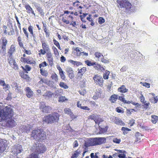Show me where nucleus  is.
I'll use <instances>...</instances> for the list:
<instances>
[{
    "label": "nucleus",
    "instance_id": "nucleus-64",
    "mask_svg": "<svg viewBox=\"0 0 158 158\" xmlns=\"http://www.w3.org/2000/svg\"><path fill=\"white\" fill-rule=\"evenodd\" d=\"M25 69L27 71H30L31 69V67L28 65H26L25 66Z\"/></svg>",
    "mask_w": 158,
    "mask_h": 158
},
{
    "label": "nucleus",
    "instance_id": "nucleus-41",
    "mask_svg": "<svg viewBox=\"0 0 158 158\" xmlns=\"http://www.w3.org/2000/svg\"><path fill=\"white\" fill-rule=\"evenodd\" d=\"M59 74L61 78L63 80H64L65 78V76L64 74V71H63L59 72Z\"/></svg>",
    "mask_w": 158,
    "mask_h": 158
},
{
    "label": "nucleus",
    "instance_id": "nucleus-34",
    "mask_svg": "<svg viewBox=\"0 0 158 158\" xmlns=\"http://www.w3.org/2000/svg\"><path fill=\"white\" fill-rule=\"evenodd\" d=\"M59 85L60 87L63 88L64 89H68L69 87L64 82H60Z\"/></svg>",
    "mask_w": 158,
    "mask_h": 158
},
{
    "label": "nucleus",
    "instance_id": "nucleus-45",
    "mask_svg": "<svg viewBox=\"0 0 158 158\" xmlns=\"http://www.w3.org/2000/svg\"><path fill=\"white\" fill-rule=\"evenodd\" d=\"M44 31L46 34V37H48L49 36L50 33L49 31L47 30L46 27L44 29Z\"/></svg>",
    "mask_w": 158,
    "mask_h": 158
},
{
    "label": "nucleus",
    "instance_id": "nucleus-51",
    "mask_svg": "<svg viewBox=\"0 0 158 158\" xmlns=\"http://www.w3.org/2000/svg\"><path fill=\"white\" fill-rule=\"evenodd\" d=\"M86 80L83 79L80 82V86L82 87H84L85 85Z\"/></svg>",
    "mask_w": 158,
    "mask_h": 158
},
{
    "label": "nucleus",
    "instance_id": "nucleus-13",
    "mask_svg": "<svg viewBox=\"0 0 158 158\" xmlns=\"http://www.w3.org/2000/svg\"><path fill=\"white\" fill-rule=\"evenodd\" d=\"M31 129L30 126L29 125H22L21 126L20 130L22 133H29Z\"/></svg>",
    "mask_w": 158,
    "mask_h": 158
},
{
    "label": "nucleus",
    "instance_id": "nucleus-36",
    "mask_svg": "<svg viewBox=\"0 0 158 158\" xmlns=\"http://www.w3.org/2000/svg\"><path fill=\"white\" fill-rule=\"evenodd\" d=\"M152 122L153 123H156L157 121H158V116L156 115L152 116Z\"/></svg>",
    "mask_w": 158,
    "mask_h": 158
},
{
    "label": "nucleus",
    "instance_id": "nucleus-25",
    "mask_svg": "<svg viewBox=\"0 0 158 158\" xmlns=\"http://www.w3.org/2000/svg\"><path fill=\"white\" fill-rule=\"evenodd\" d=\"M108 127L107 126L104 128H102L99 126V134H102L106 133L107 131Z\"/></svg>",
    "mask_w": 158,
    "mask_h": 158
},
{
    "label": "nucleus",
    "instance_id": "nucleus-6",
    "mask_svg": "<svg viewBox=\"0 0 158 158\" xmlns=\"http://www.w3.org/2000/svg\"><path fill=\"white\" fill-rule=\"evenodd\" d=\"M39 106L40 110L45 113H50L52 110L51 107L48 106H46L45 102H40Z\"/></svg>",
    "mask_w": 158,
    "mask_h": 158
},
{
    "label": "nucleus",
    "instance_id": "nucleus-58",
    "mask_svg": "<svg viewBox=\"0 0 158 158\" xmlns=\"http://www.w3.org/2000/svg\"><path fill=\"white\" fill-rule=\"evenodd\" d=\"M28 30L31 34H33V29L32 27L31 26H29L28 28Z\"/></svg>",
    "mask_w": 158,
    "mask_h": 158
},
{
    "label": "nucleus",
    "instance_id": "nucleus-48",
    "mask_svg": "<svg viewBox=\"0 0 158 158\" xmlns=\"http://www.w3.org/2000/svg\"><path fill=\"white\" fill-rule=\"evenodd\" d=\"M13 64V68L15 70H16L18 69V65L17 64L15 60H14L13 61V62L12 63V64Z\"/></svg>",
    "mask_w": 158,
    "mask_h": 158
},
{
    "label": "nucleus",
    "instance_id": "nucleus-1",
    "mask_svg": "<svg viewBox=\"0 0 158 158\" xmlns=\"http://www.w3.org/2000/svg\"><path fill=\"white\" fill-rule=\"evenodd\" d=\"M2 106L0 105V122H6L7 125L10 127L15 126V122L12 118L14 115L13 109L6 106L2 109Z\"/></svg>",
    "mask_w": 158,
    "mask_h": 158
},
{
    "label": "nucleus",
    "instance_id": "nucleus-24",
    "mask_svg": "<svg viewBox=\"0 0 158 158\" xmlns=\"http://www.w3.org/2000/svg\"><path fill=\"white\" fill-rule=\"evenodd\" d=\"M118 99V96L115 94L112 95L109 99V100L112 103L114 102Z\"/></svg>",
    "mask_w": 158,
    "mask_h": 158
},
{
    "label": "nucleus",
    "instance_id": "nucleus-12",
    "mask_svg": "<svg viewBox=\"0 0 158 158\" xmlns=\"http://www.w3.org/2000/svg\"><path fill=\"white\" fill-rule=\"evenodd\" d=\"M66 71L70 78L72 79L74 78V71L72 68L67 67L66 68Z\"/></svg>",
    "mask_w": 158,
    "mask_h": 158
},
{
    "label": "nucleus",
    "instance_id": "nucleus-62",
    "mask_svg": "<svg viewBox=\"0 0 158 158\" xmlns=\"http://www.w3.org/2000/svg\"><path fill=\"white\" fill-rule=\"evenodd\" d=\"M23 32L25 34V35L27 37H28V34L27 32V29H26L24 28H23Z\"/></svg>",
    "mask_w": 158,
    "mask_h": 158
},
{
    "label": "nucleus",
    "instance_id": "nucleus-37",
    "mask_svg": "<svg viewBox=\"0 0 158 158\" xmlns=\"http://www.w3.org/2000/svg\"><path fill=\"white\" fill-rule=\"evenodd\" d=\"M68 99L64 96H61L59 98V102H64Z\"/></svg>",
    "mask_w": 158,
    "mask_h": 158
},
{
    "label": "nucleus",
    "instance_id": "nucleus-54",
    "mask_svg": "<svg viewBox=\"0 0 158 158\" xmlns=\"http://www.w3.org/2000/svg\"><path fill=\"white\" fill-rule=\"evenodd\" d=\"M101 61L104 63H107L109 62V61L108 60L105 59L104 58V56L103 57H101Z\"/></svg>",
    "mask_w": 158,
    "mask_h": 158
},
{
    "label": "nucleus",
    "instance_id": "nucleus-39",
    "mask_svg": "<svg viewBox=\"0 0 158 158\" xmlns=\"http://www.w3.org/2000/svg\"><path fill=\"white\" fill-rule=\"evenodd\" d=\"M51 77L52 79H54L56 82H58V76L56 73H54L52 75Z\"/></svg>",
    "mask_w": 158,
    "mask_h": 158
},
{
    "label": "nucleus",
    "instance_id": "nucleus-23",
    "mask_svg": "<svg viewBox=\"0 0 158 158\" xmlns=\"http://www.w3.org/2000/svg\"><path fill=\"white\" fill-rule=\"evenodd\" d=\"M128 90V89L126 88L125 86L124 85H122L118 88V91L123 93L127 92Z\"/></svg>",
    "mask_w": 158,
    "mask_h": 158
},
{
    "label": "nucleus",
    "instance_id": "nucleus-46",
    "mask_svg": "<svg viewBox=\"0 0 158 158\" xmlns=\"http://www.w3.org/2000/svg\"><path fill=\"white\" fill-rule=\"evenodd\" d=\"M22 78L25 79L26 81H29L30 80V77L27 74H25Z\"/></svg>",
    "mask_w": 158,
    "mask_h": 158
},
{
    "label": "nucleus",
    "instance_id": "nucleus-16",
    "mask_svg": "<svg viewBox=\"0 0 158 158\" xmlns=\"http://www.w3.org/2000/svg\"><path fill=\"white\" fill-rule=\"evenodd\" d=\"M25 7L27 10V12L28 14L31 13L34 16H35V15L34 12V11L29 4H26L25 6Z\"/></svg>",
    "mask_w": 158,
    "mask_h": 158
},
{
    "label": "nucleus",
    "instance_id": "nucleus-27",
    "mask_svg": "<svg viewBox=\"0 0 158 158\" xmlns=\"http://www.w3.org/2000/svg\"><path fill=\"white\" fill-rule=\"evenodd\" d=\"M144 104L142 105V108L145 109H149L150 107H149L150 103L149 102L146 103V101H145V102L143 103Z\"/></svg>",
    "mask_w": 158,
    "mask_h": 158
},
{
    "label": "nucleus",
    "instance_id": "nucleus-61",
    "mask_svg": "<svg viewBox=\"0 0 158 158\" xmlns=\"http://www.w3.org/2000/svg\"><path fill=\"white\" fill-rule=\"evenodd\" d=\"M131 103L134 105L135 106H137L139 108H140L141 106V104H139L137 102H132Z\"/></svg>",
    "mask_w": 158,
    "mask_h": 158
},
{
    "label": "nucleus",
    "instance_id": "nucleus-11",
    "mask_svg": "<svg viewBox=\"0 0 158 158\" xmlns=\"http://www.w3.org/2000/svg\"><path fill=\"white\" fill-rule=\"evenodd\" d=\"M7 146L6 141L3 140L2 139L0 140V152L2 153L5 150Z\"/></svg>",
    "mask_w": 158,
    "mask_h": 158
},
{
    "label": "nucleus",
    "instance_id": "nucleus-7",
    "mask_svg": "<svg viewBox=\"0 0 158 158\" xmlns=\"http://www.w3.org/2000/svg\"><path fill=\"white\" fill-rule=\"evenodd\" d=\"M23 151L22 146L19 144H17L14 147L12 152L15 156H16L17 158H19L18 156V154L21 153Z\"/></svg>",
    "mask_w": 158,
    "mask_h": 158
},
{
    "label": "nucleus",
    "instance_id": "nucleus-38",
    "mask_svg": "<svg viewBox=\"0 0 158 158\" xmlns=\"http://www.w3.org/2000/svg\"><path fill=\"white\" fill-rule=\"evenodd\" d=\"M94 55L96 57L98 58H100L101 57H103V55L102 54L98 52L95 53Z\"/></svg>",
    "mask_w": 158,
    "mask_h": 158
},
{
    "label": "nucleus",
    "instance_id": "nucleus-56",
    "mask_svg": "<svg viewBox=\"0 0 158 158\" xmlns=\"http://www.w3.org/2000/svg\"><path fill=\"white\" fill-rule=\"evenodd\" d=\"M48 61L49 64L51 66H52L53 64V58H51L48 59Z\"/></svg>",
    "mask_w": 158,
    "mask_h": 158
},
{
    "label": "nucleus",
    "instance_id": "nucleus-50",
    "mask_svg": "<svg viewBox=\"0 0 158 158\" xmlns=\"http://www.w3.org/2000/svg\"><path fill=\"white\" fill-rule=\"evenodd\" d=\"M40 72L42 75L44 76H47L48 75V73L45 71H43L42 69H40Z\"/></svg>",
    "mask_w": 158,
    "mask_h": 158
},
{
    "label": "nucleus",
    "instance_id": "nucleus-20",
    "mask_svg": "<svg viewBox=\"0 0 158 158\" xmlns=\"http://www.w3.org/2000/svg\"><path fill=\"white\" fill-rule=\"evenodd\" d=\"M78 72L77 73L78 74H80V77H81L84 73H85L86 71H87L86 68L85 67H83L81 69H78Z\"/></svg>",
    "mask_w": 158,
    "mask_h": 158
},
{
    "label": "nucleus",
    "instance_id": "nucleus-8",
    "mask_svg": "<svg viewBox=\"0 0 158 158\" xmlns=\"http://www.w3.org/2000/svg\"><path fill=\"white\" fill-rule=\"evenodd\" d=\"M93 140L94 146L104 144L106 142V139L104 137L95 138Z\"/></svg>",
    "mask_w": 158,
    "mask_h": 158
},
{
    "label": "nucleus",
    "instance_id": "nucleus-33",
    "mask_svg": "<svg viewBox=\"0 0 158 158\" xmlns=\"http://www.w3.org/2000/svg\"><path fill=\"white\" fill-rule=\"evenodd\" d=\"M85 62L86 64L89 66H94V65L95 64V62H91V61L88 60L85 61Z\"/></svg>",
    "mask_w": 158,
    "mask_h": 158
},
{
    "label": "nucleus",
    "instance_id": "nucleus-14",
    "mask_svg": "<svg viewBox=\"0 0 158 158\" xmlns=\"http://www.w3.org/2000/svg\"><path fill=\"white\" fill-rule=\"evenodd\" d=\"M25 91L26 92V95L29 98H31L33 96V92L31 89L28 87H26L25 89Z\"/></svg>",
    "mask_w": 158,
    "mask_h": 158
},
{
    "label": "nucleus",
    "instance_id": "nucleus-18",
    "mask_svg": "<svg viewBox=\"0 0 158 158\" xmlns=\"http://www.w3.org/2000/svg\"><path fill=\"white\" fill-rule=\"evenodd\" d=\"M21 61L22 62L26 63L27 64H35V61H34L32 62H31V61L28 58H24L23 57H21Z\"/></svg>",
    "mask_w": 158,
    "mask_h": 158
},
{
    "label": "nucleus",
    "instance_id": "nucleus-59",
    "mask_svg": "<svg viewBox=\"0 0 158 158\" xmlns=\"http://www.w3.org/2000/svg\"><path fill=\"white\" fill-rule=\"evenodd\" d=\"M46 56L48 59L52 58V55L50 52H48L47 53Z\"/></svg>",
    "mask_w": 158,
    "mask_h": 158
},
{
    "label": "nucleus",
    "instance_id": "nucleus-55",
    "mask_svg": "<svg viewBox=\"0 0 158 158\" xmlns=\"http://www.w3.org/2000/svg\"><path fill=\"white\" fill-rule=\"evenodd\" d=\"M53 42H54V44L57 47V46H59L60 47V44L55 39H54L53 40Z\"/></svg>",
    "mask_w": 158,
    "mask_h": 158
},
{
    "label": "nucleus",
    "instance_id": "nucleus-28",
    "mask_svg": "<svg viewBox=\"0 0 158 158\" xmlns=\"http://www.w3.org/2000/svg\"><path fill=\"white\" fill-rule=\"evenodd\" d=\"M42 47L44 50H45L47 51H48L49 50L48 46L46 43L44 42H42Z\"/></svg>",
    "mask_w": 158,
    "mask_h": 158
},
{
    "label": "nucleus",
    "instance_id": "nucleus-10",
    "mask_svg": "<svg viewBox=\"0 0 158 158\" xmlns=\"http://www.w3.org/2000/svg\"><path fill=\"white\" fill-rule=\"evenodd\" d=\"M93 79L95 83H98L100 85H102L103 80L101 76L95 75Z\"/></svg>",
    "mask_w": 158,
    "mask_h": 158
},
{
    "label": "nucleus",
    "instance_id": "nucleus-57",
    "mask_svg": "<svg viewBox=\"0 0 158 158\" xmlns=\"http://www.w3.org/2000/svg\"><path fill=\"white\" fill-rule=\"evenodd\" d=\"M118 99L119 100L121 101L123 103H124L125 100L124 97L121 96L119 97Z\"/></svg>",
    "mask_w": 158,
    "mask_h": 158
},
{
    "label": "nucleus",
    "instance_id": "nucleus-17",
    "mask_svg": "<svg viewBox=\"0 0 158 158\" xmlns=\"http://www.w3.org/2000/svg\"><path fill=\"white\" fill-rule=\"evenodd\" d=\"M1 40L2 42V49L3 50V51L4 52L6 50V45L7 43V41L5 37L2 38Z\"/></svg>",
    "mask_w": 158,
    "mask_h": 158
},
{
    "label": "nucleus",
    "instance_id": "nucleus-19",
    "mask_svg": "<svg viewBox=\"0 0 158 158\" xmlns=\"http://www.w3.org/2000/svg\"><path fill=\"white\" fill-rule=\"evenodd\" d=\"M150 19L153 23L156 25H158V18L152 15L150 17Z\"/></svg>",
    "mask_w": 158,
    "mask_h": 158
},
{
    "label": "nucleus",
    "instance_id": "nucleus-63",
    "mask_svg": "<svg viewBox=\"0 0 158 158\" xmlns=\"http://www.w3.org/2000/svg\"><path fill=\"white\" fill-rule=\"evenodd\" d=\"M127 68L125 66H123L120 69V71L122 72H123L126 71Z\"/></svg>",
    "mask_w": 158,
    "mask_h": 158
},
{
    "label": "nucleus",
    "instance_id": "nucleus-22",
    "mask_svg": "<svg viewBox=\"0 0 158 158\" xmlns=\"http://www.w3.org/2000/svg\"><path fill=\"white\" fill-rule=\"evenodd\" d=\"M117 119H116L114 123L115 124L118 125L123 126L125 125V123L123 122V121L121 120V119L120 118H118V117H117Z\"/></svg>",
    "mask_w": 158,
    "mask_h": 158
},
{
    "label": "nucleus",
    "instance_id": "nucleus-47",
    "mask_svg": "<svg viewBox=\"0 0 158 158\" xmlns=\"http://www.w3.org/2000/svg\"><path fill=\"white\" fill-rule=\"evenodd\" d=\"M65 113L66 114H69L72 112L71 111V110L68 108H66L64 109Z\"/></svg>",
    "mask_w": 158,
    "mask_h": 158
},
{
    "label": "nucleus",
    "instance_id": "nucleus-43",
    "mask_svg": "<svg viewBox=\"0 0 158 158\" xmlns=\"http://www.w3.org/2000/svg\"><path fill=\"white\" fill-rule=\"evenodd\" d=\"M98 22L99 24H102V23L105 22V19L103 17H99Z\"/></svg>",
    "mask_w": 158,
    "mask_h": 158
},
{
    "label": "nucleus",
    "instance_id": "nucleus-3",
    "mask_svg": "<svg viewBox=\"0 0 158 158\" xmlns=\"http://www.w3.org/2000/svg\"><path fill=\"white\" fill-rule=\"evenodd\" d=\"M31 137L36 141H42L46 138V135L42 129H37L33 130L31 133Z\"/></svg>",
    "mask_w": 158,
    "mask_h": 158
},
{
    "label": "nucleus",
    "instance_id": "nucleus-52",
    "mask_svg": "<svg viewBox=\"0 0 158 158\" xmlns=\"http://www.w3.org/2000/svg\"><path fill=\"white\" fill-rule=\"evenodd\" d=\"M47 52V51L45 50L41 49L39 51V52H40V53H39V55H40L41 54L44 55Z\"/></svg>",
    "mask_w": 158,
    "mask_h": 158
},
{
    "label": "nucleus",
    "instance_id": "nucleus-9",
    "mask_svg": "<svg viewBox=\"0 0 158 158\" xmlns=\"http://www.w3.org/2000/svg\"><path fill=\"white\" fill-rule=\"evenodd\" d=\"M32 3L34 5L38 12L41 15L44 16V13L43 12V10L42 9L40 4L35 2H34Z\"/></svg>",
    "mask_w": 158,
    "mask_h": 158
},
{
    "label": "nucleus",
    "instance_id": "nucleus-26",
    "mask_svg": "<svg viewBox=\"0 0 158 158\" xmlns=\"http://www.w3.org/2000/svg\"><path fill=\"white\" fill-rule=\"evenodd\" d=\"M96 117L95 115L93 114L92 115H91L89 116L88 117V118L89 119H91L92 120H94L95 121L96 123H98L99 124L100 121L99 120H96Z\"/></svg>",
    "mask_w": 158,
    "mask_h": 158
},
{
    "label": "nucleus",
    "instance_id": "nucleus-40",
    "mask_svg": "<svg viewBox=\"0 0 158 158\" xmlns=\"http://www.w3.org/2000/svg\"><path fill=\"white\" fill-rule=\"evenodd\" d=\"M122 109V108L121 107H117L116 109V111L118 113H123L124 111Z\"/></svg>",
    "mask_w": 158,
    "mask_h": 158
},
{
    "label": "nucleus",
    "instance_id": "nucleus-15",
    "mask_svg": "<svg viewBox=\"0 0 158 158\" xmlns=\"http://www.w3.org/2000/svg\"><path fill=\"white\" fill-rule=\"evenodd\" d=\"M115 150L118 152V153H119L118 155V156L119 158L127 157L125 154L127 152L124 150H120L115 149Z\"/></svg>",
    "mask_w": 158,
    "mask_h": 158
},
{
    "label": "nucleus",
    "instance_id": "nucleus-30",
    "mask_svg": "<svg viewBox=\"0 0 158 158\" xmlns=\"http://www.w3.org/2000/svg\"><path fill=\"white\" fill-rule=\"evenodd\" d=\"M15 60L13 58L12 55H11V53L10 54V55H9V57L7 59V60L10 64L11 65L12 63L13 62V61Z\"/></svg>",
    "mask_w": 158,
    "mask_h": 158
},
{
    "label": "nucleus",
    "instance_id": "nucleus-29",
    "mask_svg": "<svg viewBox=\"0 0 158 158\" xmlns=\"http://www.w3.org/2000/svg\"><path fill=\"white\" fill-rule=\"evenodd\" d=\"M73 56L74 57L77 58V57H79L80 56L82 55V54H84V52H74L73 53Z\"/></svg>",
    "mask_w": 158,
    "mask_h": 158
},
{
    "label": "nucleus",
    "instance_id": "nucleus-60",
    "mask_svg": "<svg viewBox=\"0 0 158 158\" xmlns=\"http://www.w3.org/2000/svg\"><path fill=\"white\" fill-rule=\"evenodd\" d=\"M11 94V93L8 94L7 97L6 98V99L7 100H10L12 99Z\"/></svg>",
    "mask_w": 158,
    "mask_h": 158
},
{
    "label": "nucleus",
    "instance_id": "nucleus-35",
    "mask_svg": "<svg viewBox=\"0 0 158 158\" xmlns=\"http://www.w3.org/2000/svg\"><path fill=\"white\" fill-rule=\"evenodd\" d=\"M110 73V72L109 71H107V70L105 71V73H104L103 75V78L105 79H108L109 75Z\"/></svg>",
    "mask_w": 158,
    "mask_h": 158
},
{
    "label": "nucleus",
    "instance_id": "nucleus-5",
    "mask_svg": "<svg viewBox=\"0 0 158 158\" xmlns=\"http://www.w3.org/2000/svg\"><path fill=\"white\" fill-rule=\"evenodd\" d=\"M34 146V152L38 154L44 153L47 150L46 147L43 144L36 143Z\"/></svg>",
    "mask_w": 158,
    "mask_h": 158
},
{
    "label": "nucleus",
    "instance_id": "nucleus-44",
    "mask_svg": "<svg viewBox=\"0 0 158 158\" xmlns=\"http://www.w3.org/2000/svg\"><path fill=\"white\" fill-rule=\"evenodd\" d=\"M52 49H53L54 52V54L56 55H58L59 54L58 52V51L57 49L54 46H53L52 48Z\"/></svg>",
    "mask_w": 158,
    "mask_h": 158
},
{
    "label": "nucleus",
    "instance_id": "nucleus-4",
    "mask_svg": "<svg viewBox=\"0 0 158 158\" xmlns=\"http://www.w3.org/2000/svg\"><path fill=\"white\" fill-rule=\"evenodd\" d=\"M117 2L121 8H125L127 11L128 12H131L134 11L133 10L136 7L134 5L133 6L127 0H118Z\"/></svg>",
    "mask_w": 158,
    "mask_h": 158
},
{
    "label": "nucleus",
    "instance_id": "nucleus-42",
    "mask_svg": "<svg viewBox=\"0 0 158 158\" xmlns=\"http://www.w3.org/2000/svg\"><path fill=\"white\" fill-rule=\"evenodd\" d=\"M101 65H100V64L96 63L95 62V64L94 65V68L97 70H99L100 69V68H101Z\"/></svg>",
    "mask_w": 158,
    "mask_h": 158
},
{
    "label": "nucleus",
    "instance_id": "nucleus-53",
    "mask_svg": "<svg viewBox=\"0 0 158 158\" xmlns=\"http://www.w3.org/2000/svg\"><path fill=\"white\" fill-rule=\"evenodd\" d=\"M117 117L114 116H111L110 118V121L113 123H114L115 120H116V119H117Z\"/></svg>",
    "mask_w": 158,
    "mask_h": 158
},
{
    "label": "nucleus",
    "instance_id": "nucleus-31",
    "mask_svg": "<svg viewBox=\"0 0 158 158\" xmlns=\"http://www.w3.org/2000/svg\"><path fill=\"white\" fill-rule=\"evenodd\" d=\"M121 130L123 131V133L124 135H125L127 134V131H130L131 130L127 127H122Z\"/></svg>",
    "mask_w": 158,
    "mask_h": 158
},
{
    "label": "nucleus",
    "instance_id": "nucleus-32",
    "mask_svg": "<svg viewBox=\"0 0 158 158\" xmlns=\"http://www.w3.org/2000/svg\"><path fill=\"white\" fill-rule=\"evenodd\" d=\"M53 94V93L50 91H47L46 93L44 94V96L48 97V98H51Z\"/></svg>",
    "mask_w": 158,
    "mask_h": 158
},
{
    "label": "nucleus",
    "instance_id": "nucleus-2",
    "mask_svg": "<svg viewBox=\"0 0 158 158\" xmlns=\"http://www.w3.org/2000/svg\"><path fill=\"white\" fill-rule=\"evenodd\" d=\"M60 115L57 112H54L44 116L43 119L42 124H52L58 123Z\"/></svg>",
    "mask_w": 158,
    "mask_h": 158
},
{
    "label": "nucleus",
    "instance_id": "nucleus-21",
    "mask_svg": "<svg viewBox=\"0 0 158 158\" xmlns=\"http://www.w3.org/2000/svg\"><path fill=\"white\" fill-rule=\"evenodd\" d=\"M94 143H93V140H90L89 142V141H85V143L84 144V146L85 147V149H86V148H88V147L92 146H94Z\"/></svg>",
    "mask_w": 158,
    "mask_h": 158
},
{
    "label": "nucleus",
    "instance_id": "nucleus-49",
    "mask_svg": "<svg viewBox=\"0 0 158 158\" xmlns=\"http://www.w3.org/2000/svg\"><path fill=\"white\" fill-rule=\"evenodd\" d=\"M113 142L116 143H119L121 142V139H120L114 138L113 139Z\"/></svg>",
    "mask_w": 158,
    "mask_h": 158
}]
</instances>
